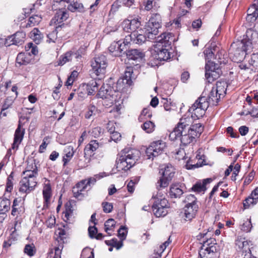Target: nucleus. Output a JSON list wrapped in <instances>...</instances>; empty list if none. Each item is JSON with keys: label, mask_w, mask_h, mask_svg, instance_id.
I'll use <instances>...</instances> for the list:
<instances>
[{"label": "nucleus", "mask_w": 258, "mask_h": 258, "mask_svg": "<svg viewBox=\"0 0 258 258\" xmlns=\"http://www.w3.org/2000/svg\"><path fill=\"white\" fill-rule=\"evenodd\" d=\"M248 34L251 33V38L248 40H242L233 42L230 48V54H233L237 60L243 59L246 54L250 53L255 45L257 39V33L251 30L248 31Z\"/></svg>", "instance_id": "obj_1"}, {"label": "nucleus", "mask_w": 258, "mask_h": 258, "mask_svg": "<svg viewBox=\"0 0 258 258\" xmlns=\"http://www.w3.org/2000/svg\"><path fill=\"white\" fill-rule=\"evenodd\" d=\"M140 152L135 149L126 148L119 153L116 160V167L118 171H126L132 167L139 160Z\"/></svg>", "instance_id": "obj_2"}, {"label": "nucleus", "mask_w": 258, "mask_h": 258, "mask_svg": "<svg viewBox=\"0 0 258 258\" xmlns=\"http://www.w3.org/2000/svg\"><path fill=\"white\" fill-rule=\"evenodd\" d=\"M171 34L162 33L158 37L156 43L153 45L152 53L155 58L159 60L166 61L171 58V53L167 48L170 44Z\"/></svg>", "instance_id": "obj_3"}, {"label": "nucleus", "mask_w": 258, "mask_h": 258, "mask_svg": "<svg viewBox=\"0 0 258 258\" xmlns=\"http://www.w3.org/2000/svg\"><path fill=\"white\" fill-rule=\"evenodd\" d=\"M208 107V97H199L189 109V111L191 113V117L196 119L203 117Z\"/></svg>", "instance_id": "obj_4"}, {"label": "nucleus", "mask_w": 258, "mask_h": 258, "mask_svg": "<svg viewBox=\"0 0 258 258\" xmlns=\"http://www.w3.org/2000/svg\"><path fill=\"white\" fill-rule=\"evenodd\" d=\"M25 52L19 53L17 57L16 61L20 65L29 63L32 59L33 56L37 54L38 51L37 46L33 43H28L25 46Z\"/></svg>", "instance_id": "obj_5"}, {"label": "nucleus", "mask_w": 258, "mask_h": 258, "mask_svg": "<svg viewBox=\"0 0 258 258\" xmlns=\"http://www.w3.org/2000/svg\"><path fill=\"white\" fill-rule=\"evenodd\" d=\"M160 172L162 176L157 183V187L165 188L167 187L169 182L171 181L175 173V169L170 164L164 165L161 168Z\"/></svg>", "instance_id": "obj_6"}, {"label": "nucleus", "mask_w": 258, "mask_h": 258, "mask_svg": "<svg viewBox=\"0 0 258 258\" xmlns=\"http://www.w3.org/2000/svg\"><path fill=\"white\" fill-rule=\"evenodd\" d=\"M155 201L152 206V210L157 217H164L168 213V202L162 196H153Z\"/></svg>", "instance_id": "obj_7"}, {"label": "nucleus", "mask_w": 258, "mask_h": 258, "mask_svg": "<svg viewBox=\"0 0 258 258\" xmlns=\"http://www.w3.org/2000/svg\"><path fill=\"white\" fill-rule=\"evenodd\" d=\"M221 74L222 71L218 63L207 60L205 66V77L209 83H211L217 79Z\"/></svg>", "instance_id": "obj_8"}, {"label": "nucleus", "mask_w": 258, "mask_h": 258, "mask_svg": "<svg viewBox=\"0 0 258 258\" xmlns=\"http://www.w3.org/2000/svg\"><path fill=\"white\" fill-rule=\"evenodd\" d=\"M215 239H209L203 241V244L199 254L201 258H217L216 246H215Z\"/></svg>", "instance_id": "obj_9"}, {"label": "nucleus", "mask_w": 258, "mask_h": 258, "mask_svg": "<svg viewBox=\"0 0 258 258\" xmlns=\"http://www.w3.org/2000/svg\"><path fill=\"white\" fill-rule=\"evenodd\" d=\"M161 27L160 16L158 15L152 17L145 26L144 30L148 34L149 39H154L158 34Z\"/></svg>", "instance_id": "obj_10"}, {"label": "nucleus", "mask_w": 258, "mask_h": 258, "mask_svg": "<svg viewBox=\"0 0 258 258\" xmlns=\"http://www.w3.org/2000/svg\"><path fill=\"white\" fill-rule=\"evenodd\" d=\"M165 147L166 143L162 140L153 142L146 149V154L147 158L153 160L154 157L162 153Z\"/></svg>", "instance_id": "obj_11"}, {"label": "nucleus", "mask_w": 258, "mask_h": 258, "mask_svg": "<svg viewBox=\"0 0 258 258\" xmlns=\"http://www.w3.org/2000/svg\"><path fill=\"white\" fill-rule=\"evenodd\" d=\"M179 132V134H177L176 131H173L170 134L169 138L171 140L179 139L181 143L184 145L190 144L195 139L190 130H181V132Z\"/></svg>", "instance_id": "obj_12"}, {"label": "nucleus", "mask_w": 258, "mask_h": 258, "mask_svg": "<svg viewBox=\"0 0 258 258\" xmlns=\"http://www.w3.org/2000/svg\"><path fill=\"white\" fill-rule=\"evenodd\" d=\"M115 91L108 84L103 83L99 89L97 96L98 98L107 99L112 104L115 99Z\"/></svg>", "instance_id": "obj_13"}, {"label": "nucleus", "mask_w": 258, "mask_h": 258, "mask_svg": "<svg viewBox=\"0 0 258 258\" xmlns=\"http://www.w3.org/2000/svg\"><path fill=\"white\" fill-rule=\"evenodd\" d=\"M92 68L94 73L96 76L104 74L107 67L106 58L104 55L96 57L92 62Z\"/></svg>", "instance_id": "obj_14"}, {"label": "nucleus", "mask_w": 258, "mask_h": 258, "mask_svg": "<svg viewBox=\"0 0 258 258\" xmlns=\"http://www.w3.org/2000/svg\"><path fill=\"white\" fill-rule=\"evenodd\" d=\"M37 185L36 178L24 176L20 182L19 191L29 194L33 190Z\"/></svg>", "instance_id": "obj_15"}, {"label": "nucleus", "mask_w": 258, "mask_h": 258, "mask_svg": "<svg viewBox=\"0 0 258 258\" xmlns=\"http://www.w3.org/2000/svg\"><path fill=\"white\" fill-rule=\"evenodd\" d=\"M141 25V22L138 19H133L131 20H125L121 24L123 30L125 32L131 33V34L137 32Z\"/></svg>", "instance_id": "obj_16"}, {"label": "nucleus", "mask_w": 258, "mask_h": 258, "mask_svg": "<svg viewBox=\"0 0 258 258\" xmlns=\"http://www.w3.org/2000/svg\"><path fill=\"white\" fill-rule=\"evenodd\" d=\"M24 119L25 117H21L20 118L18 126L15 131L14 142L12 145V149L14 150L17 149L18 148L19 145L21 143L23 139L25 129L21 128V126L22 120Z\"/></svg>", "instance_id": "obj_17"}, {"label": "nucleus", "mask_w": 258, "mask_h": 258, "mask_svg": "<svg viewBox=\"0 0 258 258\" xmlns=\"http://www.w3.org/2000/svg\"><path fill=\"white\" fill-rule=\"evenodd\" d=\"M23 175L27 177L37 178L38 169L34 159H30L27 161V166L23 172Z\"/></svg>", "instance_id": "obj_18"}, {"label": "nucleus", "mask_w": 258, "mask_h": 258, "mask_svg": "<svg viewBox=\"0 0 258 258\" xmlns=\"http://www.w3.org/2000/svg\"><path fill=\"white\" fill-rule=\"evenodd\" d=\"M102 83L101 80H92L87 84H84L82 85L83 89L86 90L87 93L89 95L94 94L98 90V87Z\"/></svg>", "instance_id": "obj_19"}, {"label": "nucleus", "mask_w": 258, "mask_h": 258, "mask_svg": "<svg viewBox=\"0 0 258 258\" xmlns=\"http://www.w3.org/2000/svg\"><path fill=\"white\" fill-rule=\"evenodd\" d=\"M127 233V231L125 227L121 226L118 230V236L120 238L121 241H123L125 239ZM106 243L107 244H110L112 246L116 247L117 249H120L122 246L123 245L122 241L118 242L116 239H113L111 243L110 242H109V243L107 241H106Z\"/></svg>", "instance_id": "obj_20"}, {"label": "nucleus", "mask_w": 258, "mask_h": 258, "mask_svg": "<svg viewBox=\"0 0 258 258\" xmlns=\"http://www.w3.org/2000/svg\"><path fill=\"white\" fill-rule=\"evenodd\" d=\"M133 42L142 44L144 43L146 40H151L152 39H149L148 37V34L146 32V31L143 29H139L136 32H133Z\"/></svg>", "instance_id": "obj_21"}, {"label": "nucleus", "mask_w": 258, "mask_h": 258, "mask_svg": "<svg viewBox=\"0 0 258 258\" xmlns=\"http://www.w3.org/2000/svg\"><path fill=\"white\" fill-rule=\"evenodd\" d=\"M109 51L114 56H120L124 50V45H122V40L112 42L108 48Z\"/></svg>", "instance_id": "obj_22"}, {"label": "nucleus", "mask_w": 258, "mask_h": 258, "mask_svg": "<svg viewBox=\"0 0 258 258\" xmlns=\"http://www.w3.org/2000/svg\"><path fill=\"white\" fill-rule=\"evenodd\" d=\"M199 207L197 204L185 206L184 208V217L186 221H190L194 218L198 212Z\"/></svg>", "instance_id": "obj_23"}, {"label": "nucleus", "mask_w": 258, "mask_h": 258, "mask_svg": "<svg viewBox=\"0 0 258 258\" xmlns=\"http://www.w3.org/2000/svg\"><path fill=\"white\" fill-rule=\"evenodd\" d=\"M69 17L68 12L64 10H59L56 12L53 18L51 20V24H54L56 25L59 24L62 22L66 21Z\"/></svg>", "instance_id": "obj_24"}, {"label": "nucleus", "mask_w": 258, "mask_h": 258, "mask_svg": "<svg viewBox=\"0 0 258 258\" xmlns=\"http://www.w3.org/2000/svg\"><path fill=\"white\" fill-rule=\"evenodd\" d=\"M191 122L192 120L190 117H182L180 119L179 122L173 131H176L178 133L177 134H179V132H181V130H190Z\"/></svg>", "instance_id": "obj_25"}, {"label": "nucleus", "mask_w": 258, "mask_h": 258, "mask_svg": "<svg viewBox=\"0 0 258 258\" xmlns=\"http://www.w3.org/2000/svg\"><path fill=\"white\" fill-rule=\"evenodd\" d=\"M246 20L252 22L256 20L258 17V1H255L254 3L247 10Z\"/></svg>", "instance_id": "obj_26"}, {"label": "nucleus", "mask_w": 258, "mask_h": 258, "mask_svg": "<svg viewBox=\"0 0 258 258\" xmlns=\"http://www.w3.org/2000/svg\"><path fill=\"white\" fill-rule=\"evenodd\" d=\"M212 181L211 178H206L202 181H198L191 188L195 192H204L206 190V185Z\"/></svg>", "instance_id": "obj_27"}, {"label": "nucleus", "mask_w": 258, "mask_h": 258, "mask_svg": "<svg viewBox=\"0 0 258 258\" xmlns=\"http://www.w3.org/2000/svg\"><path fill=\"white\" fill-rule=\"evenodd\" d=\"M81 56L77 53H73L71 52H67L64 55L60 56L58 61V66H63L67 62L72 60L74 58L78 59Z\"/></svg>", "instance_id": "obj_28"}, {"label": "nucleus", "mask_w": 258, "mask_h": 258, "mask_svg": "<svg viewBox=\"0 0 258 258\" xmlns=\"http://www.w3.org/2000/svg\"><path fill=\"white\" fill-rule=\"evenodd\" d=\"M126 55L128 59L135 60H140L144 57V53L137 49L128 50Z\"/></svg>", "instance_id": "obj_29"}, {"label": "nucleus", "mask_w": 258, "mask_h": 258, "mask_svg": "<svg viewBox=\"0 0 258 258\" xmlns=\"http://www.w3.org/2000/svg\"><path fill=\"white\" fill-rule=\"evenodd\" d=\"M44 184L43 189V197L44 200V206H48L49 200L51 197V188L49 181H46Z\"/></svg>", "instance_id": "obj_30"}, {"label": "nucleus", "mask_w": 258, "mask_h": 258, "mask_svg": "<svg viewBox=\"0 0 258 258\" xmlns=\"http://www.w3.org/2000/svg\"><path fill=\"white\" fill-rule=\"evenodd\" d=\"M183 187L179 184H172L170 188V196L171 198H180L183 194L184 190Z\"/></svg>", "instance_id": "obj_31"}, {"label": "nucleus", "mask_w": 258, "mask_h": 258, "mask_svg": "<svg viewBox=\"0 0 258 258\" xmlns=\"http://www.w3.org/2000/svg\"><path fill=\"white\" fill-rule=\"evenodd\" d=\"M99 143L97 142V141H91L90 143L86 145L84 149L85 155L91 156L93 154V152L99 148Z\"/></svg>", "instance_id": "obj_32"}, {"label": "nucleus", "mask_w": 258, "mask_h": 258, "mask_svg": "<svg viewBox=\"0 0 258 258\" xmlns=\"http://www.w3.org/2000/svg\"><path fill=\"white\" fill-rule=\"evenodd\" d=\"M25 33L22 31L17 32L14 35L11 36L9 39H11L12 44L20 45L25 41Z\"/></svg>", "instance_id": "obj_33"}, {"label": "nucleus", "mask_w": 258, "mask_h": 258, "mask_svg": "<svg viewBox=\"0 0 258 258\" xmlns=\"http://www.w3.org/2000/svg\"><path fill=\"white\" fill-rule=\"evenodd\" d=\"M10 201L4 197L0 198V214H4L8 212L10 209Z\"/></svg>", "instance_id": "obj_34"}, {"label": "nucleus", "mask_w": 258, "mask_h": 258, "mask_svg": "<svg viewBox=\"0 0 258 258\" xmlns=\"http://www.w3.org/2000/svg\"><path fill=\"white\" fill-rule=\"evenodd\" d=\"M227 87V83L225 81H218L216 83V86L213 87V88L215 89V90L219 93V98H221L225 94Z\"/></svg>", "instance_id": "obj_35"}, {"label": "nucleus", "mask_w": 258, "mask_h": 258, "mask_svg": "<svg viewBox=\"0 0 258 258\" xmlns=\"http://www.w3.org/2000/svg\"><path fill=\"white\" fill-rule=\"evenodd\" d=\"M204 131V127L201 123H196L191 126L190 132L195 137H199Z\"/></svg>", "instance_id": "obj_36"}, {"label": "nucleus", "mask_w": 258, "mask_h": 258, "mask_svg": "<svg viewBox=\"0 0 258 258\" xmlns=\"http://www.w3.org/2000/svg\"><path fill=\"white\" fill-rule=\"evenodd\" d=\"M220 98L219 96V93L215 90V89L212 88L208 98L209 104L211 103L213 105H216Z\"/></svg>", "instance_id": "obj_37"}, {"label": "nucleus", "mask_w": 258, "mask_h": 258, "mask_svg": "<svg viewBox=\"0 0 258 258\" xmlns=\"http://www.w3.org/2000/svg\"><path fill=\"white\" fill-rule=\"evenodd\" d=\"M31 37L36 44H39L43 38V35L37 28H34L30 33Z\"/></svg>", "instance_id": "obj_38"}, {"label": "nucleus", "mask_w": 258, "mask_h": 258, "mask_svg": "<svg viewBox=\"0 0 258 258\" xmlns=\"http://www.w3.org/2000/svg\"><path fill=\"white\" fill-rule=\"evenodd\" d=\"M41 20V17L37 15L31 16L26 24V27H31L39 24Z\"/></svg>", "instance_id": "obj_39"}, {"label": "nucleus", "mask_w": 258, "mask_h": 258, "mask_svg": "<svg viewBox=\"0 0 258 258\" xmlns=\"http://www.w3.org/2000/svg\"><path fill=\"white\" fill-rule=\"evenodd\" d=\"M98 111L97 108L94 105H90L87 108V110L85 113L84 116L86 119H90L91 117L95 115Z\"/></svg>", "instance_id": "obj_40"}, {"label": "nucleus", "mask_w": 258, "mask_h": 258, "mask_svg": "<svg viewBox=\"0 0 258 258\" xmlns=\"http://www.w3.org/2000/svg\"><path fill=\"white\" fill-rule=\"evenodd\" d=\"M86 188H83V186H79V183L76 185V186L74 187L73 192L74 194V197L79 199L81 200L84 197V194L82 193V191L84 190Z\"/></svg>", "instance_id": "obj_41"}, {"label": "nucleus", "mask_w": 258, "mask_h": 258, "mask_svg": "<svg viewBox=\"0 0 258 258\" xmlns=\"http://www.w3.org/2000/svg\"><path fill=\"white\" fill-rule=\"evenodd\" d=\"M141 127L146 133L150 134L154 131L155 125L153 122L148 121L144 122Z\"/></svg>", "instance_id": "obj_42"}, {"label": "nucleus", "mask_w": 258, "mask_h": 258, "mask_svg": "<svg viewBox=\"0 0 258 258\" xmlns=\"http://www.w3.org/2000/svg\"><path fill=\"white\" fill-rule=\"evenodd\" d=\"M133 73V69L131 68H127L124 72L123 80L126 81L125 83L128 85H131L132 84V79L134 78L132 76Z\"/></svg>", "instance_id": "obj_43"}, {"label": "nucleus", "mask_w": 258, "mask_h": 258, "mask_svg": "<svg viewBox=\"0 0 258 258\" xmlns=\"http://www.w3.org/2000/svg\"><path fill=\"white\" fill-rule=\"evenodd\" d=\"M257 202V198L252 196V194H251L250 196L247 198L243 202V206L245 209H247L250 206L255 205Z\"/></svg>", "instance_id": "obj_44"}, {"label": "nucleus", "mask_w": 258, "mask_h": 258, "mask_svg": "<svg viewBox=\"0 0 258 258\" xmlns=\"http://www.w3.org/2000/svg\"><path fill=\"white\" fill-rule=\"evenodd\" d=\"M62 249V246L55 248L54 251H50L47 258H61V254Z\"/></svg>", "instance_id": "obj_45"}, {"label": "nucleus", "mask_w": 258, "mask_h": 258, "mask_svg": "<svg viewBox=\"0 0 258 258\" xmlns=\"http://www.w3.org/2000/svg\"><path fill=\"white\" fill-rule=\"evenodd\" d=\"M68 9L71 12H81L83 10V6L81 3L74 2L73 4H70L68 6Z\"/></svg>", "instance_id": "obj_46"}, {"label": "nucleus", "mask_w": 258, "mask_h": 258, "mask_svg": "<svg viewBox=\"0 0 258 258\" xmlns=\"http://www.w3.org/2000/svg\"><path fill=\"white\" fill-rule=\"evenodd\" d=\"M96 179L94 177H90L88 179H85L79 183V186H83V188H87L88 185L94 184L96 182Z\"/></svg>", "instance_id": "obj_47"}, {"label": "nucleus", "mask_w": 258, "mask_h": 258, "mask_svg": "<svg viewBox=\"0 0 258 258\" xmlns=\"http://www.w3.org/2000/svg\"><path fill=\"white\" fill-rule=\"evenodd\" d=\"M115 221L113 219H109L107 220L104 224L105 231L110 234L109 231L111 230L115 226Z\"/></svg>", "instance_id": "obj_48"}, {"label": "nucleus", "mask_w": 258, "mask_h": 258, "mask_svg": "<svg viewBox=\"0 0 258 258\" xmlns=\"http://www.w3.org/2000/svg\"><path fill=\"white\" fill-rule=\"evenodd\" d=\"M81 258H94L93 250L89 248H84L82 251Z\"/></svg>", "instance_id": "obj_49"}, {"label": "nucleus", "mask_w": 258, "mask_h": 258, "mask_svg": "<svg viewBox=\"0 0 258 258\" xmlns=\"http://www.w3.org/2000/svg\"><path fill=\"white\" fill-rule=\"evenodd\" d=\"M186 205L185 206H191L194 204H197V198L193 195L187 196L184 200Z\"/></svg>", "instance_id": "obj_50"}, {"label": "nucleus", "mask_w": 258, "mask_h": 258, "mask_svg": "<svg viewBox=\"0 0 258 258\" xmlns=\"http://www.w3.org/2000/svg\"><path fill=\"white\" fill-rule=\"evenodd\" d=\"M24 251L28 255L31 256L35 253V247L33 244H26L25 246Z\"/></svg>", "instance_id": "obj_51"}, {"label": "nucleus", "mask_w": 258, "mask_h": 258, "mask_svg": "<svg viewBox=\"0 0 258 258\" xmlns=\"http://www.w3.org/2000/svg\"><path fill=\"white\" fill-rule=\"evenodd\" d=\"M13 189V177L11 174V175H10L8 176V177L7 178L6 190L7 192H10L12 191Z\"/></svg>", "instance_id": "obj_52"}, {"label": "nucleus", "mask_w": 258, "mask_h": 258, "mask_svg": "<svg viewBox=\"0 0 258 258\" xmlns=\"http://www.w3.org/2000/svg\"><path fill=\"white\" fill-rule=\"evenodd\" d=\"M59 234V240H57V242H58V244L57 245L55 246L54 248L51 249L50 251H54L56 248L59 247L60 245H61L62 246V248L63 247V242H63V239L64 238V235L65 234V232L63 230H60L59 232V234Z\"/></svg>", "instance_id": "obj_53"}, {"label": "nucleus", "mask_w": 258, "mask_h": 258, "mask_svg": "<svg viewBox=\"0 0 258 258\" xmlns=\"http://www.w3.org/2000/svg\"><path fill=\"white\" fill-rule=\"evenodd\" d=\"M236 245L238 247L239 249H243L246 248L248 246V242L246 240H245L244 238H238L236 240Z\"/></svg>", "instance_id": "obj_54"}, {"label": "nucleus", "mask_w": 258, "mask_h": 258, "mask_svg": "<svg viewBox=\"0 0 258 258\" xmlns=\"http://www.w3.org/2000/svg\"><path fill=\"white\" fill-rule=\"evenodd\" d=\"M103 211L106 213H110L113 209V205L108 202H103L102 203Z\"/></svg>", "instance_id": "obj_55"}, {"label": "nucleus", "mask_w": 258, "mask_h": 258, "mask_svg": "<svg viewBox=\"0 0 258 258\" xmlns=\"http://www.w3.org/2000/svg\"><path fill=\"white\" fill-rule=\"evenodd\" d=\"M249 63L254 67H258V53H253L251 55Z\"/></svg>", "instance_id": "obj_56"}, {"label": "nucleus", "mask_w": 258, "mask_h": 258, "mask_svg": "<svg viewBox=\"0 0 258 258\" xmlns=\"http://www.w3.org/2000/svg\"><path fill=\"white\" fill-rule=\"evenodd\" d=\"M241 114L245 115L250 114L253 117H258V106L253 107L250 111H243Z\"/></svg>", "instance_id": "obj_57"}, {"label": "nucleus", "mask_w": 258, "mask_h": 258, "mask_svg": "<svg viewBox=\"0 0 258 258\" xmlns=\"http://www.w3.org/2000/svg\"><path fill=\"white\" fill-rule=\"evenodd\" d=\"M131 41L133 42V33L125 36L124 39L122 41V45H124V50L126 49V46L128 45Z\"/></svg>", "instance_id": "obj_58"}, {"label": "nucleus", "mask_w": 258, "mask_h": 258, "mask_svg": "<svg viewBox=\"0 0 258 258\" xmlns=\"http://www.w3.org/2000/svg\"><path fill=\"white\" fill-rule=\"evenodd\" d=\"M163 105L165 109L167 111H170L172 109L171 106H173L171 99H163Z\"/></svg>", "instance_id": "obj_59"}, {"label": "nucleus", "mask_w": 258, "mask_h": 258, "mask_svg": "<svg viewBox=\"0 0 258 258\" xmlns=\"http://www.w3.org/2000/svg\"><path fill=\"white\" fill-rule=\"evenodd\" d=\"M48 40H47L48 42H54L57 38V33L55 31H53L52 32L47 34Z\"/></svg>", "instance_id": "obj_60"}, {"label": "nucleus", "mask_w": 258, "mask_h": 258, "mask_svg": "<svg viewBox=\"0 0 258 258\" xmlns=\"http://www.w3.org/2000/svg\"><path fill=\"white\" fill-rule=\"evenodd\" d=\"M55 223V218L53 216H50L46 220V224L48 227L52 228Z\"/></svg>", "instance_id": "obj_61"}, {"label": "nucleus", "mask_w": 258, "mask_h": 258, "mask_svg": "<svg viewBox=\"0 0 258 258\" xmlns=\"http://www.w3.org/2000/svg\"><path fill=\"white\" fill-rule=\"evenodd\" d=\"M110 134V138L112 140L115 142L120 140L121 136L120 133H118L117 132H114Z\"/></svg>", "instance_id": "obj_62"}, {"label": "nucleus", "mask_w": 258, "mask_h": 258, "mask_svg": "<svg viewBox=\"0 0 258 258\" xmlns=\"http://www.w3.org/2000/svg\"><path fill=\"white\" fill-rule=\"evenodd\" d=\"M240 165L238 164H236L233 169V171L232 173V175L231 176V179L233 181L236 180V177L237 175L239 170H240Z\"/></svg>", "instance_id": "obj_63"}, {"label": "nucleus", "mask_w": 258, "mask_h": 258, "mask_svg": "<svg viewBox=\"0 0 258 258\" xmlns=\"http://www.w3.org/2000/svg\"><path fill=\"white\" fill-rule=\"evenodd\" d=\"M177 157L176 158L178 160H185V153L183 149H180L178 151L176 152Z\"/></svg>", "instance_id": "obj_64"}]
</instances>
